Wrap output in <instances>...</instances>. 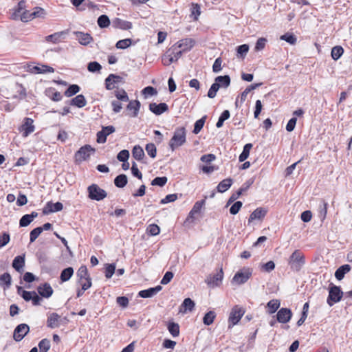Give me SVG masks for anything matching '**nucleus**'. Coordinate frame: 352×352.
<instances>
[{
  "label": "nucleus",
  "instance_id": "nucleus-1",
  "mask_svg": "<svg viewBox=\"0 0 352 352\" xmlns=\"http://www.w3.org/2000/svg\"><path fill=\"white\" fill-rule=\"evenodd\" d=\"M186 142V130L184 126L175 129L173 135L169 141L168 146L172 151L183 146Z\"/></svg>",
  "mask_w": 352,
  "mask_h": 352
},
{
  "label": "nucleus",
  "instance_id": "nucleus-2",
  "mask_svg": "<svg viewBox=\"0 0 352 352\" xmlns=\"http://www.w3.org/2000/svg\"><path fill=\"white\" fill-rule=\"evenodd\" d=\"M305 263L304 254L299 250H296L289 256L288 264L291 270L299 272Z\"/></svg>",
  "mask_w": 352,
  "mask_h": 352
},
{
  "label": "nucleus",
  "instance_id": "nucleus-3",
  "mask_svg": "<svg viewBox=\"0 0 352 352\" xmlns=\"http://www.w3.org/2000/svg\"><path fill=\"white\" fill-rule=\"evenodd\" d=\"M96 152V149L89 144H85L80 147L74 154V162L80 164L82 162L88 160L91 154Z\"/></svg>",
  "mask_w": 352,
  "mask_h": 352
},
{
  "label": "nucleus",
  "instance_id": "nucleus-4",
  "mask_svg": "<svg viewBox=\"0 0 352 352\" xmlns=\"http://www.w3.org/2000/svg\"><path fill=\"white\" fill-rule=\"evenodd\" d=\"M344 295L339 286L331 283L329 287V296L327 300V304L331 307L335 303L340 302Z\"/></svg>",
  "mask_w": 352,
  "mask_h": 352
},
{
  "label": "nucleus",
  "instance_id": "nucleus-5",
  "mask_svg": "<svg viewBox=\"0 0 352 352\" xmlns=\"http://www.w3.org/2000/svg\"><path fill=\"white\" fill-rule=\"evenodd\" d=\"M252 275V269L243 267L239 270L233 276L231 282L232 284L242 285L245 283Z\"/></svg>",
  "mask_w": 352,
  "mask_h": 352
},
{
  "label": "nucleus",
  "instance_id": "nucleus-6",
  "mask_svg": "<svg viewBox=\"0 0 352 352\" xmlns=\"http://www.w3.org/2000/svg\"><path fill=\"white\" fill-rule=\"evenodd\" d=\"M88 197L91 200L101 201L107 196V192L98 184H92L87 188Z\"/></svg>",
  "mask_w": 352,
  "mask_h": 352
},
{
  "label": "nucleus",
  "instance_id": "nucleus-7",
  "mask_svg": "<svg viewBox=\"0 0 352 352\" xmlns=\"http://www.w3.org/2000/svg\"><path fill=\"white\" fill-rule=\"evenodd\" d=\"M245 314V310L243 307L239 305H235L231 309L228 318V327L231 328L236 325L241 320Z\"/></svg>",
  "mask_w": 352,
  "mask_h": 352
},
{
  "label": "nucleus",
  "instance_id": "nucleus-8",
  "mask_svg": "<svg viewBox=\"0 0 352 352\" xmlns=\"http://www.w3.org/2000/svg\"><path fill=\"white\" fill-rule=\"evenodd\" d=\"M223 278V272L222 267H221L216 274L210 275L206 279V283L209 287H218L221 284Z\"/></svg>",
  "mask_w": 352,
  "mask_h": 352
},
{
  "label": "nucleus",
  "instance_id": "nucleus-9",
  "mask_svg": "<svg viewBox=\"0 0 352 352\" xmlns=\"http://www.w3.org/2000/svg\"><path fill=\"white\" fill-rule=\"evenodd\" d=\"M30 327L27 324H20L14 330L13 338L16 342H20L28 333Z\"/></svg>",
  "mask_w": 352,
  "mask_h": 352
},
{
  "label": "nucleus",
  "instance_id": "nucleus-10",
  "mask_svg": "<svg viewBox=\"0 0 352 352\" xmlns=\"http://www.w3.org/2000/svg\"><path fill=\"white\" fill-rule=\"evenodd\" d=\"M206 200L201 199L200 201H197L195 203L192 208L190 211L188 217L186 219V221L187 222H193L195 219V215L197 214H199L203 206L205 205Z\"/></svg>",
  "mask_w": 352,
  "mask_h": 352
},
{
  "label": "nucleus",
  "instance_id": "nucleus-11",
  "mask_svg": "<svg viewBox=\"0 0 352 352\" xmlns=\"http://www.w3.org/2000/svg\"><path fill=\"white\" fill-rule=\"evenodd\" d=\"M267 211V209L265 208H257L250 214L248 219V224H250L255 220L262 221L266 216Z\"/></svg>",
  "mask_w": 352,
  "mask_h": 352
},
{
  "label": "nucleus",
  "instance_id": "nucleus-12",
  "mask_svg": "<svg viewBox=\"0 0 352 352\" xmlns=\"http://www.w3.org/2000/svg\"><path fill=\"white\" fill-rule=\"evenodd\" d=\"M292 316V312L289 308H281L276 314L277 321L280 323L288 322Z\"/></svg>",
  "mask_w": 352,
  "mask_h": 352
},
{
  "label": "nucleus",
  "instance_id": "nucleus-13",
  "mask_svg": "<svg viewBox=\"0 0 352 352\" xmlns=\"http://www.w3.org/2000/svg\"><path fill=\"white\" fill-rule=\"evenodd\" d=\"M63 208V205L60 202H56L55 204L52 201H48L45 204V207L43 208V214H49L52 212H56L62 210Z\"/></svg>",
  "mask_w": 352,
  "mask_h": 352
},
{
  "label": "nucleus",
  "instance_id": "nucleus-14",
  "mask_svg": "<svg viewBox=\"0 0 352 352\" xmlns=\"http://www.w3.org/2000/svg\"><path fill=\"white\" fill-rule=\"evenodd\" d=\"M69 30H63L60 32H55L52 34L48 35L45 36V40L47 42H50L52 43H58L60 42L62 40L65 39V36L68 34Z\"/></svg>",
  "mask_w": 352,
  "mask_h": 352
},
{
  "label": "nucleus",
  "instance_id": "nucleus-15",
  "mask_svg": "<svg viewBox=\"0 0 352 352\" xmlns=\"http://www.w3.org/2000/svg\"><path fill=\"white\" fill-rule=\"evenodd\" d=\"M149 110L156 116H160L168 110V106L164 102H152L149 104Z\"/></svg>",
  "mask_w": 352,
  "mask_h": 352
},
{
  "label": "nucleus",
  "instance_id": "nucleus-16",
  "mask_svg": "<svg viewBox=\"0 0 352 352\" xmlns=\"http://www.w3.org/2000/svg\"><path fill=\"white\" fill-rule=\"evenodd\" d=\"M37 292L41 297L48 298L52 296L54 290L50 283H45L37 287Z\"/></svg>",
  "mask_w": 352,
  "mask_h": 352
},
{
  "label": "nucleus",
  "instance_id": "nucleus-17",
  "mask_svg": "<svg viewBox=\"0 0 352 352\" xmlns=\"http://www.w3.org/2000/svg\"><path fill=\"white\" fill-rule=\"evenodd\" d=\"M195 41L192 38H186L177 41L175 45L183 52L190 50L195 45Z\"/></svg>",
  "mask_w": 352,
  "mask_h": 352
},
{
  "label": "nucleus",
  "instance_id": "nucleus-18",
  "mask_svg": "<svg viewBox=\"0 0 352 352\" xmlns=\"http://www.w3.org/2000/svg\"><path fill=\"white\" fill-rule=\"evenodd\" d=\"M74 34L76 36L79 43L82 45H87L94 40L93 37L89 33L75 31L74 32Z\"/></svg>",
  "mask_w": 352,
  "mask_h": 352
},
{
  "label": "nucleus",
  "instance_id": "nucleus-19",
  "mask_svg": "<svg viewBox=\"0 0 352 352\" xmlns=\"http://www.w3.org/2000/svg\"><path fill=\"white\" fill-rule=\"evenodd\" d=\"M33 120L30 118H25L23 124H22V130L23 131V135L24 137L28 136L30 133L34 131L35 127L33 124Z\"/></svg>",
  "mask_w": 352,
  "mask_h": 352
},
{
  "label": "nucleus",
  "instance_id": "nucleus-20",
  "mask_svg": "<svg viewBox=\"0 0 352 352\" xmlns=\"http://www.w3.org/2000/svg\"><path fill=\"white\" fill-rule=\"evenodd\" d=\"M162 289V287L157 285L155 287H150L147 289L141 290L138 293V296L144 298H151L156 295Z\"/></svg>",
  "mask_w": 352,
  "mask_h": 352
},
{
  "label": "nucleus",
  "instance_id": "nucleus-21",
  "mask_svg": "<svg viewBox=\"0 0 352 352\" xmlns=\"http://www.w3.org/2000/svg\"><path fill=\"white\" fill-rule=\"evenodd\" d=\"M29 71L32 74H45L53 73L54 72V69L48 65H41L29 67Z\"/></svg>",
  "mask_w": 352,
  "mask_h": 352
},
{
  "label": "nucleus",
  "instance_id": "nucleus-22",
  "mask_svg": "<svg viewBox=\"0 0 352 352\" xmlns=\"http://www.w3.org/2000/svg\"><path fill=\"white\" fill-rule=\"evenodd\" d=\"M111 24L114 28H119L124 30H129L132 28V23L130 21H124L120 18H115L112 21Z\"/></svg>",
  "mask_w": 352,
  "mask_h": 352
},
{
  "label": "nucleus",
  "instance_id": "nucleus-23",
  "mask_svg": "<svg viewBox=\"0 0 352 352\" xmlns=\"http://www.w3.org/2000/svg\"><path fill=\"white\" fill-rule=\"evenodd\" d=\"M25 265V256L19 255L16 256L12 261L13 268L18 272L21 273L23 271Z\"/></svg>",
  "mask_w": 352,
  "mask_h": 352
},
{
  "label": "nucleus",
  "instance_id": "nucleus-24",
  "mask_svg": "<svg viewBox=\"0 0 352 352\" xmlns=\"http://www.w3.org/2000/svg\"><path fill=\"white\" fill-rule=\"evenodd\" d=\"M231 79L229 75L219 76L215 78L214 82L219 85V88H227L230 86Z\"/></svg>",
  "mask_w": 352,
  "mask_h": 352
},
{
  "label": "nucleus",
  "instance_id": "nucleus-25",
  "mask_svg": "<svg viewBox=\"0 0 352 352\" xmlns=\"http://www.w3.org/2000/svg\"><path fill=\"white\" fill-rule=\"evenodd\" d=\"M351 266L348 264L341 265L336 270L335 272V277L338 280H342L344 277V275L351 270Z\"/></svg>",
  "mask_w": 352,
  "mask_h": 352
},
{
  "label": "nucleus",
  "instance_id": "nucleus-26",
  "mask_svg": "<svg viewBox=\"0 0 352 352\" xmlns=\"http://www.w3.org/2000/svg\"><path fill=\"white\" fill-rule=\"evenodd\" d=\"M87 104V100L82 94H79L69 100V104L76 106L78 108L84 107Z\"/></svg>",
  "mask_w": 352,
  "mask_h": 352
},
{
  "label": "nucleus",
  "instance_id": "nucleus-27",
  "mask_svg": "<svg viewBox=\"0 0 352 352\" xmlns=\"http://www.w3.org/2000/svg\"><path fill=\"white\" fill-rule=\"evenodd\" d=\"M141 104L139 100H131L129 101V104L126 106V109L131 111L133 110V113L131 114V117H137L140 111Z\"/></svg>",
  "mask_w": 352,
  "mask_h": 352
},
{
  "label": "nucleus",
  "instance_id": "nucleus-28",
  "mask_svg": "<svg viewBox=\"0 0 352 352\" xmlns=\"http://www.w3.org/2000/svg\"><path fill=\"white\" fill-rule=\"evenodd\" d=\"M60 318V316L57 313H52L50 314L47 320V326L51 329H54L58 327V320Z\"/></svg>",
  "mask_w": 352,
  "mask_h": 352
},
{
  "label": "nucleus",
  "instance_id": "nucleus-29",
  "mask_svg": "<svg viewBox=\"0 0 352 352\" xmlns=\"http://www.w3.org/2000/svg\"><path fill=\"white\" fill-rule=\"evenodd\" d=\"M233 183V180L231 178H227L221 182L217 186V190L219 192H224L228 190Z\"/></svg>",
  "mask_w": 352,
  "mask_h": 352
},
{
  "label": "nucleus",
  "instance_id": "nucleus-30",
  "mask_svg": "<svg viewBox=\"0 0 352 352\" xmlns=\"http://www.w3.org/2000/svg\"><path fill=\"white\" fill-rule=\"evenodd\" d=\"M113 80V82L119 84L123 82V78L119 75L110 74L104 80V85L106 89H110L111 87L108 83L110 80Z\"/></svg>",
  "mask_w": 352,
  "mask_h": 352
},
{
  "label": "nucleus",
  "instance_id": "nucleus-31",
  "mask_svg": "<svg viewBox=\"0 0 352 352\" xmlns=\"http://www.w3.org/2000/svg\"><path fill=\"white\" fill-rule=\"evenodd\" d=\"M167 329L173 337L179 336V325L173 321H168L167 323Z\"/></svg>",
  "mask_w": 352,
  "mask_h": 352
},
{
  "label": "nucleus",
  "instance_id": "nucleus-32",
  "mask_svg": "<svg viewBox=\"0 0 352 352\" xmlns=\"http://www.w3.org/2000/svg\"><path fill=\"white\" fill-rule=\"evenodd\" d=\"M25 7V1H21L18 3L14 12L12 13L11 18L14 20H16L19 18L21 13L24 11Z\"/></svg>",
  "mask_w": 352,
  "mask_h": 352
},
{
  "label": "nucleus",
  "instance_id": "nucleus-33",
  "mask_svg": "<svg viewBox=\"0 0 352 352\" xmlns=\"http://www.w3.org/2000/svg\"><path fill=\"white\" fill-rule=\"evenodd\" d=\"M127 176L124 174H120L114 179V184L118 188H124L127 184Z\"/></svg>",
  "mask_w": 352,
  "mask_h": 352
},
{
  "label": "nucleus",
  "instance_id": "nucleus-34",
  "mask_svg": "<svg viewBox=\"0 0 352 352\" xmlns=\"http://www.w3.org/2000/svg\"><path fill=\"white\" fill-rule=\"evenodd\" d=\"M74 274V269L72 267H68L64 269L60 275L61 282L68 281Z\"/></svg>",
  "mask_w": 352,
  "mask_h": 352
},
{
  "label": "nucleus",
  "instance_id": "nucleus-35",
  "mask_svg": "<svg viewBox=\"0 0 352 352\" xmlns=\"http://www.w3.org/2000/svg\"><path fill=\"white\" fill-rule=\"evenodd\" d=\"M132 156L138 161H141L144 157L143 148L140 145H135L132 150Z\"/></svg>",
  "mask_w": 352,
  "mask_h": 352
},
{
  "label": "nucleus",
  "instance_id": "nucleus-36",
  "mask_svg": "<svg viewBox=\"0 0 352 352\" xmlns=\"http://www.w3.org/2000/svg\"><path fill=\"white\" fill-rule=\"evenodd\" d=\"M77 276L78 277V282L81 283L82 280L87 279L90 277L87 268L85 265H81L78 272Z\"/></svg>",
  "mask_w": 352,
  "mask_h": 352
},
{
  "label": "nucleus",
  "instance_id": "nucleus-37",
  "mask_svg": "<svg viewBox=\"0 0 352 352\" xmlns=\"http://www.w3.org/2000/svg\"><path fill=\"white\" fill-rule=\"evenodd\" d=\"M46 95L51 98L53 101L58 102L62 100V95L60 92L55 90L54 88H51L46 91Z\"/></svg>",
  "mask_w": 352,
  "mask_h": 352
},
{
  "label": "nucleus",
  "instance_id": "nucleus-38",
  "mask_svg": "<svg viewBox=\"0 0 352 352\" xmlns=\"http://www.w3.org/2000/svg\"><path fill=\"white\" fill-rule=\"evenodd\" d=\"M252 147V144L251 143H248L243 146V151L239 157V161L240 162H244L249 157Z\"/></svg>",
  "mask_w": 352,
  "mask_h": 352
},
{
  "label": "nucleus",
  "instance_id": "nucleus-39",
  "mask_svg": "<svg viewBox=\"0 0 352 352\" xmlns=\"http://www.w3.org/2000/svg\"><path fill=\"white\" fill-rule=\"evenodd\" d=\"M280 305V302L279 300L273 299L270 300L267 304V307L269 308V314H272L275 313L279 308Z\"/></svg>",
  "mask_w": 352,
  "mask_h": 352
},
{
  "label": "nucleus",
  "instance_id": "nucleus-40",
  "mask_svg": "<svg viewBox=\"0 0 352 352\" xmlns=\"http://www.w3.org/2000/svg\"><path fill=\"white\" fill-rule=\"evenodd\" d=\"M97 23L100 28H106L110 25L111 21L107 15L102 14L98 18Z\"/></svg>",
  "mask_w": 352,
  "mask_h": 352
},
{
  "label": "nucleus",
  "instance_id": "nucleus-41",
  "mask_svg": "<svg viewBox=\"0 0 352 352\" xmlns=\"http://www.w3.org/2000/svg\"><path fill=\"white\" fill-rule=\"evenodd\" d=\"M215 318L216 313L214 311H209L204 315L203 318V322L205 325H210L211 324L213 323Z\"/></svg>",
  "mask_w": 352,
  "mask_h": 352
},
{
  "label": "nucleus",
  "instance_id": "nucleus-42",
  "mask_svg": "<svg viewBox=\"0 0 352 352\" xmlns=\"http://www.w3.org/2000/svg\"><path fill=\"white\" fill-rule=\"evenodd\" d=\"M206 118L207 116H204L195 122L192 131L193 133L198 134L201 131L204 126Z\"/></svg>",
  "mask_w": 352,
  "mask_h": 352
},
{
  "label": "nucleus",
  "instance_id": "nucleus-43",
  "mask_svg": "<svg viewBox=\"0 0 352 352\" xmlns=\"http://www.w3.org/2000/svg\"><path fill=\"white\" fill-rule=\"evenodd\" d=\"M80 90V87L76 84L70 85L65 91L64 94L67 97H72L74 95L78 93Z\"/></svg>",
  "mask_w": 352,
  "mask_h": 352
},
{
  "label": "nucleus",
  "instance_id": "nucleus-44",
  "mask_svg": "<svg viewBox=\"0 0 352 352\" xmlns=\"http://www.w3.org/2000/svg\"><path fill=\"white\" fill-rule=\"evenodd\" d=\"M343 53L344 49L342 47L337 45L332 48L331 55L334 60H337L342 56Z\"/></svg>",
  "mask_w": 352,
  "mask_h": 352
},
{
  "label": "nucleus",
  "instance_id": "nucleus-45",
  "mask_svg": "<svg viewBox=\"0 0 352 352\" xmlns=\"http://www.w3.org/2000/svg\"><path fill=\"white\" fill-rule=\"evenodd\" d=\"M114 95L117 98L118 100L122 102H128L129 101V98L128 96L127 93L124 89H121L120 90H116L114 91Z\"/></svg>",
  "mask_w": 352,
  "mask_h": 352
},
{
  "label": "nucleus",
  "instance_id": "nucleus-46",
  "mask_svg": "<svg viewBox=\"0 0 352 352\" xmlns=\"http://www.w3.org/2000/svg\"><path fill=\"white\" fill-rule=\"evenodd\" d=\"M195 306V302L190 298H186L184 300L181 307L184 308V311H191Z\"/></svg>",
  "mask_w": 352,
  "mask_h": 352
},
{
  "label": "nucleus",
  "instance_id": "nucleus-47",
  "mask_svg": "<svg viewBox=\"0 0 352 352\" xmlns=\"http://www.w3.org/2000/svg\"><path fill=\"white\" fill-rule=\"evenodd\" d=\"M38 346L39 352H47L50 349V341L47 338L42 339Z\"/></svg>",
  "mask_w": 352,
  "mask_h": 352
},
{
  "label": "nucleus",
  "instance_id": "nucleus-48",
  "mask_svg": "<svg viewBox=\"0 0 352 352\" xmlns=\"http://www.w3.org/2000/svg\"><path fill=\"white\" fill-rule=\"evenodd\" d=\"M87 69L89 72L91 73L100 72L102 69V66L97 61H91L88 63Z\"/></svg>",
  "mask_w": 352,
  "mask_h": 352
},
{
  "label": "nucleus",
  "instance_id": "nucleus-49",
  "mask_svg": "<svg viewBox=\"0 0 352 352\" xmlns=\"http://www.w3.org/2000/svg\"><path fill=\"white\" fill-rule=\"evenodd\" d=\"M280 38L291 45H294L297 41L296 36L294 34L289 32L280 36Z\"/></svg>",
  "mask_w": 352,
  "mask_h": 352
},
{
  "label": "nucleus",
  "instance_id": "nucleus-50",
  "mask_svg": "<svg viewBox=\"0 0 352 352\" xmlns=\"http://www.w3.org/2000/svg\"><path fill=\"white\" fill-rule=\"evenodd\" d=\"M31 14L32 20L35 18H44L46 14V12L41 7H36L34 8V11L31 12Z\"/></svg>",
  "mask_w": 352,
  "mask_h": 352
},
{
  "label": "nucleus",
  "instance_id": "nucleus-51",
  "mask_svg": "<svg viewBox=\"0 0 352 352\" xmlns=\"http://www.w3.org/2000/svg\"><path fill=\"white\" fill-rule=\"evenodd\" d=\"M249 51V45L243 44L236 47L237 56L242 58H245Z\"/></svg>",
  "mask_w": 352,
  "mask_h": 352
},
{
  "label": "nucleus",
  "instance_id": "nucleus-52",
  "mask_svg": "<svg viewBox=\"0 0 352 352\" xmlns=\"http://www.w3.org/2000/svg\"><path fill=\"white\" fill-rule=\"evenodd\" d=\"M168 179L166 177H156L151 181L152 186H157L163 187L167 183Z\"/></svg>",
  "mask_w": 352,
  "mask_h": 352
},
{
  "label": "nucleus",
  "instance_id": "nucleus-53",
  "mask_svg": "<svg viewBox=\"0 0 352 352\" xmlns=\"http://www.w3.org/2000/svg\"><path fill=\"white\" fill-rule=\"evenodd\" d=\"M116 272V264L115 263H107L105 265V277L107 278H111L113 274Z\"/></svg>",
  "mask_w": 352,
  "mask_h": 352
},
{
  "label": "nucleus",
  "instance_id": "nucleus-54",
  "mask_svg": "<svg viewBox=\"0 0 352 352\" xmlns=\"http://www.w3.org/2000/svg\"><path fill=\"white\" fill-rule=\"evenodd\" d=\"M147 154L151 157L155 158L157 155V148L153 143H148L145 147Z\"/></svg>",
  "mask_w": 352,
  "mask_h": 352
},
{
  "label": "nucleus",
  "instance_id": "nucleus-55",
  "mask_svg": "<svg viewBox=\"0 0 352 352\" xmlns=\"http://www.w3.org/2000/svg\"><path fill=\"white\" fill-rule=\"evenodd\" d=\"M179 49L180 48L177 47V45L175 44L168 50V52H171L173 56H174V60H177L182 56L184 52Z\"/></svg>",
  "mask_w": 352,
  "mask_h": 352
},
{
  "label": "nucleus",
  "instance_id": "nucleus-56",
  "mask_svg": "<svg viewBox=\"0 0 352 352\" xmlns=\"http://www.w3.org/2000/svg\"><path fill=\"white\" fill-rule=\"evenodd\" d=\"M254 179L253 177L248 179L238 190V195H241L243 192H245L253 184Z\"/></svg>",
  "mask_w": 352,
  "mask_h": 352
},
{
  "label": "nucleus",
  "instance_id": "nucleus-57",
  "mask_svg": "<svg viewBox=\"0 0 352 352\" xmlns=\"http://www.w3.org/2000/svg\"><path fill=\"white\" fill-rule=\"evenodd\" d=\"M131 44L132 40L131 38H125L118 41L116 44V47L118 49H126L128 47H129Z\"/></svg>",
  "mask_w": 352,
  "mask_h": 352
},
{
  "label": "nucleus",
  "instance_id": "nucleus-58",
  "mask_svg": "<svg viewBox=\"0 0 352 352\" xmlns=\"http://www.w3.org/2000/svg\"><path fill=\"white\" fill-rule=\"evenodd\" d=\"M328 203L322 201V205L320 206L319 217L322 221L326 218L327 213Z\"/></svg>",
  "mask_w": 352,
  "mask_h": 352
},
{
  "label": "nucleus",
  "instance_id": "nucleus-59",
  "mask_svg": "<svg viewBox=\"0 0 352 352\" xmlns=\"http://www.w3.org/2000/svg\"><path fill=\"white\" fill-rule=\"evenodd\" d=\"M43 232V229L37 227L33 229L30 233V243H33L35 240L38 237V236Z\"/></svg>",
  "mask_w": 352,
  "mask_h": 352
},
{
  "label": "nucleus",
  "instance_id": "nucleus-60",
  "mask_svg": "<svg viewBox=\"0 0 352 352\" xmlns=\"http://www.w3.org/2000/svg\"><path fill=\"white\" fill-rule=\"evenodd\" d=\"M178 198V194L174 193V194H169L166 195L164 198L161 199L160 204H166L168 203L173 202L176 201Z\"/></svg>",
  "mask_w": 352,
  "mask_h": 352
},
{
  "label": "nucleus",
  "instance_id": "nucleus-61",
  "mask_svg": "<svg viewBox=\"0 0 352 352\" xmlns=\"http://www.w3.org/2000/svg\"><path fill=\"white\" fill-rule=\"evenodd\" d=\"M129 155V151L128 150L124 149L118 153L117 155V159L120 162H125L128 160Z\"/></svg>",
  "mask_w": 352,
  "mask_h": 352
},
{
  "label": "nucleus",
  "instance_id": "nucleus-62",
  "mask_svg": "<svg viewBox=\"0 0 352 352\" xmlns=\"http://www.w3.org/2000/svg\"><path fill=\"white\" fill-rule=\"evenodd\" d=\"M219 89V85L214 82L211 85L210 88L208 90V95H207L208 97L210 98H214L216 96L217 92L218 91Z\"/></svg>",
  "mask_w": 352,
  "mask_h": 352
},
{
  "label": "nucleus",
  "instance_id": "nucleus-63",
  "mask_svg": "<svg viewBox=\"0 0 352 352\" xmlns=\"http://www.w3.org/2000/svg\"><path fill=\"white\" fill-rule=\"evenodd\" d=\"M146 231L150 235L156 236L160 233V229L157 225L151 224L147 228Z\"/></svg>",
  "mask_w": 352,
  "mask_h": 352
},
{
  "label": "nucleus",
  "instance_id": "nucleus-64",
  "mask_svg": "<svg viewBox=\"0 0 352 352\" xmlns=\"http://www.w3.org/2000/svg\"><path fill=\"white\" fill-rule=\"evenodd\" d=\"M243 204L241 201L234 202L230 208V213L231 214H236L242 207Z\"/></svg>",
  "mask_w": 352,
  "mask_h": 352
}]
</instances>
